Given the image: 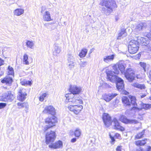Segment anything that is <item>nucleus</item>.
Listing matches in <instances>:
<instances>
[{
  "instance_id": "obj_1",
  "label": "nucleus",
  "mask_w": 151,
  "mask_h": 151,
  "mask_svg": "<svg viewBox=\"0 0 151 151\" xmlns=\"http://www.w3.org/2000/svg\"><path fill=\"white\" fill-rule=\"evenodd\" d=\"M100 4L105 7H102V10L105 14L108 15L117 7L114 0H102Z\"/></svg>"
},
{
  "instance_id": "obj_2",
  "label": "nucleus",
  "mask_w": 151,
  "mask_h": 151,
  "mask_svg": "<svg viewBox=\"0 0 151 151\" xmlns=\"http://www.w3.org/2000/svg\"><path fill=\"white\" fill-rule=\"evenodd\" d=\"M65 97L66 98V102H71L73 105L78 104H81L83 103V101L79 96L70 93L66 94Z\"/></svg>"
},
{
  "instance_id": "obj_3",
  "label": "nucleus",
  "mask_w": 151,
  "mask_h": 151,
  "mask_svg": "<svg viewBox=\"0 0 151 151\" xmlns=\"http://www.w3.org/2000/svg\"><path fill=\"white\" fill-rule=\"evenodd\" d=\"M135 73L134 69L130 68L126 69L124 72V74L126 79L130 82H132L134 79Z\"/></svg>"
},
{
  "instance_id": "obj_4",
  "label": "nucleus",
  "mask_w": 151,
  "mask_h": 151,
  "mask_svg": "<svg viewBox=\"0 0 151 151\" xmlns=\"http://www.w3.org/2000/svg\"><path fill=\"white\" fill-rule=\"evenodd\" d=\"M57 122V118L55 116H52L48 117L45 119V122L47 125L45 128V131H47L48 129L55 125Z\"/></svg>"
},
{
  "instance_id": "obj_5",
  "label": "nucleus",
  "mask_w": 151,
  "mask_h": 151,
  "mask_svg": "<svg viewBox=\"0 0 151 151\" xmlns=\"http://www.w3.org/2000/svg\"><path fill=\"white\" fill-rule=\"evenodd\" d=\"M126 67L125 63L122 62H120L118 64L114 65L113 68L114 71H115V73L116 74H118L119 73V70L122 73L124 72Z\"/></svg>"
},
{
  "instance_id": "obj_6",
  "label": "nucleus",
  "mask_w": 151,
  "mask_h": 151,
  "mask_svg": "<svg viewBox=\"0 0 151 151\" xmlns=\"http://www.w3.org/2000/svg\"><path fill=\"white\" fill-rule=\"evenodd\" d=\"M68 108L74 114H79L83 108V106L80 104H71L68 107Z\"/></svg>"
},
{
  "instance_id": "obj_7",
  "label": "nucleus",
  "mask_w": 151,
  "mask_h": 151,
  "mask_svg": "<svg viewBox=\"0 0 151 151\" xmlns=\"http://www.w3.org/2000/svg\"><path fill=\"white\" fill-rule=\"evenodd\" d=\"M115 74H116L115 71L114 72L111 70L108 71L106 72L107 79L111 82H115L119 77L116 76Z\"/></svg>"
},
{
  "instance_id": "obj_8",
  "label": "nucleus",
  "mask_w": 151,
  "mask_h": 151,
  "mask_svg": "<svg viewBox=\"0 0 151 151\" xmlns=\"http://www.w3.org/2000/svg\"><path fill=\"white\" fill-rule=\"evenodd\" d=\"M120 120L125 124H136L139 123L138 121L135 119H127L124 115H122L119 118Z\"/></svg>"
},
{
  "instance_id": "obj_9",
  "label": "nucleus",
  "mask_w": 151,
  "mask_h": 151,
  "mask_svg": "<svg viewBox=\"0 0 151 151\" xmlns=\"http://www.w3.org/2000/svg\"><path fill=\"white\" fill-rule=\"evenodd\" d=\"M43 113L54 116L55 114V110L52 105L47 106L43 111Z\"/></svg>"
},
{
  "instance_id": "obj_10",
  "label": "nucleus",
  "mask_w": 151,
  "mask_h": 151,
  "mask_svg": "<svg viewBox=\"0 0 151 151\" xmlns=\"http://www.w3.org/2000/svg\"><path fill=\"white\" fill-rule=\"evenodd\" d=\"M55 138V134L54 132L51 131L47 133L46 135V142L47 144L53 142Z\"/></svg>"
},
{
  "instance_id": "obj_11",
  "label": "nucleus",
  "mask_w": 151,
  "mask_h": 151,
  "mask_svg": "<svg viewBox=\"0 0 151 151\" xmlns=\"http://www.w3.org/2000/svg\"><path fill=\"white\" fill-rule=\"evenodd\" d=\"M81 88L80 86L76 85H70L69 91L72 93L73 94H79L81 91Z\"/></svg>"
},
{
  "instance_id": "obj_12",
  "label": "nucleus",
  "mask_w": 151,
  "mask_h": 151,
  "mask_svg": "<svg viewBox=\"0 0 151 151\" xmlns=\"http://www.w3.org/2000/svg\"><path fill=\"white\" fill-rule=\"evenodd\" d=\"M103 119L104 124L107 127H109L111 124V117L109 114L104 113L103 115Z\"/></svg>"
},
{
  "instance_id": "obj_13",
  "label": "nucleus",
  "mask_w": 151,
  "mask_h": 151,
  "mask_svg": "<svg viewBox=\"0 0 151 151\" xmlns=\"http://www.w3.org/2000/svg\"><path fill=\"white\" fill-rule=\"evenodd\" d=\"M130 104L132 106L131 107L132 108L131 110V112H134L135 111L139 110L136 107L137 105L136 103V98L134 97H131L130 99Z\"/></svg>"
},
{
  "instance_id": "obj_14",
  "label": "nucleus",
  "mask_w": 151,
  "mask_h": 151,
  "mask_svg": "<svg viewBox=\"0 0 151 151\" xmlns=\"http://www.w3.org/2000/svg\"><path fill=\"white\" fill-rule=\"evenodd\" d=\"M116 87L119 91H121L124 88V85L123 80L120 78H118L116 80Z\"/></svg>"
},
{
  "instance_id": "obj_15",
  "label": "nucleus",
  "mask_w": 151,
  "mask_h": 151,
  "mask_svg": "<svg viewBox=\"0 0 151 151\" xmlns=\"http://www.w3.org/2000/svg\"><path fill=\"white\" fill-rule=\"evenodd\" d=\"M117 95V94L113 93H109L108 94H105L103 96V98L106 101L108 102L111 101Z\"/></svg>"
},
{
  "instance_id": "obj_16",
  "label": "nucleus",
  "mask_w": 151,
  "mask_h": 151,
  "mask_svg": "<svg viewBox=\"0 0 151 151\" xmlns=\"http://www.w3.org/2000/svg\"><path fill=\"white\" fill-rule=\"evenodd\" d=\"M112 122L114 129L120 130L121 131L124 130V128L120 125L116 119H114L113 120Z\"/></svg>"
},
{
  "instance_id": "obj_17",
  "label": "nucleus",
  "mask_w": 151,
  "mask_h": 151,
  "mask_svg": "<svg viewBox=\"0 0 151 151\" xmlns=\"http://www.w3.org/2000/svg\"><path fill=\"white\" fill-rule=\"evenodd\" d=\"M49 147L50 148L55 149L61 148L63 147V143L61 141L59 140L54 143L49 145Z\"/></svg>"
},
{
  "instance_id": "obj_18",
  "label": "nucleus",
  "mask_w": 151,
  "mask_h": 151,
  "mask_svg": "<svg viewBox=\"0 0 151 151\" xmlns=\"http://www.w3.org/2000/svg\"><path fill=\"white\" fill-rule=\"evenodd\" d=\"M27 95L25 92V90L23 89L20 90L19 93L17 98L18 99L21 101H24L26 98V96Z\"/></svg>"
},
{
  "instance_id": "obj_19",
  "label": "nucleus",
  "mask_w": 151,
  "mask_h": 151,
  "mask_svg": "<svg viewBox=\"0 0 151 151\" xmlns=\"http://www.w3.org/2000/svg\"><path fill=\"white\" fill-rule=\"evenodd\" d=\"M43 20L49 22L52 20L51 18V15L49 12H45L43 14Z\"/></svg>"
},
{
  "instance_id": "obj_20",
  "label": "nucleus",
  "mask_w": 151,
  "mask_h": 151,
  "mask_svg": "<svg viewBox=\"0 0 151 151\" xmlns=\"http://www.w3.org/2000/svg\"><path fill=\"white\" fill-rule=\"evenodd\" d=\"M147 24L145 23L141 22L137 25L135 29L137 31H140L145 29L147 27Z\"/></svg>"
},
{
  "instance_id": "obj_21",
  "label": "nucleus",
  "mask_w": 151,
  "mask_h": 151,
  "mask_svg": "<svg viewBox=\"0 0 151 151\" xmlns=\"http://www.w3.org/2000/svg\"><path fill=\"white\" fill-rule=\"evenodd\" d=\"M3 97L8 100L12 101L14 99V96L12 94L11 92L9 91L4 93L3 95Z\"/></svg>"
},
{
  "instance_id": "obj_22",
  "label": "nucleus",
  "mask_w": 151,
  "mask_h": 151,
  "mask_svg": "<svg viewBox=\"0 0 151 151\" xmlns=\"http://www.w3.org/2000/svg\"><path fill=\"white\" fill-rule=\"evenodd\" d=\"M115 57V55L112 54L105 56L103 58L104 61L106 63H109L113 60Z\"/></svg>"
},
{
  "instance_id": "obj_23",
  "label": "nucleus",
  "mask_w": 151,
  "mask_h": 151,
  "mask_svg": "<svg viewBox=\"0 0 151 151\" xmlns=\"http://www.w3.org/2000/svg\"><path fill=\"white\" fill-rule=\"evenodd\" d=\"M128 47H129L130 50H131V48L133 47L139 49L138 42V41L134 40H132L129 43Z\"/></svg>"
},
{
  "instance_id": "obj_24",
  "label": "nucleus",
  "mask_w": 151,
  "mask_h": 151,
  "mask_svg": "<svg viewBox=\"0 0 151 151\" xmlns=\"http://www.w3.org/2000/svg\"><path fill=\"white\" fill-rule=\"evenodd\" d=\"M137 40L138 43H140L142 45H147L148 43L147 39L142 37H137Z\"/></svg>"
},
{
  "instance_id": "obj_25",
  "label": "nucleus",
  "mask_w": 151,
  "mask_h": 151,
  "mask_svg": "<svg viewBox=\"0 0 151 151\" xmlns=\"http://www.w3.org/2000/svg\"><path fill=\"white\" fill-rule=\"evenodd\" d=\"M13 80L12 78L9 77H6L1 81V82L3 83H6L8 85H10Z\"/></svg>"
},
{
  "instance_id": "obj_26",
  "label": "nucleus",
  "mask_w": 151,
  "mask_h": 151,
  "mask_svg": "<svg viewBox=\"0 0 151 151\" xmlns=\"http://www.w3.org/2000/svg\"><path fill=\"white\" fill-rule=\"evenodd\" d=\"M126 96H123L122 98V101L124 105L126 106H130V99Z\"/></svg>"
},
{
  "instance_id": "obj_27",
  "label": "nucleus",
  "mask_w": 151,
  "mask_h": 151,
  "mask_svg": "<svg viewBox=\"0 0 151 151\" xmlns=\"http://www.w3.org/2000/svg\"><path fill=\"white\" fill-rule=\"evenodd\" d=\"M132 85L135 88L141 90L145 89L146 88L144 84H140L137 83H134L132 84Z\"/></svg>"
},
{
  "instance_id": "obj_28",
  "label": "nucleus",
  "mask_w": 151,
  "mask_h": 151,
  "mask_svg": "<svg viewBox=\"0 0 151 151\" xmlns=\"http://www.w3.org/2000/svg\"><path fill=\"white\" fill-rule=\"evenodd\" d=\"M24 12V10L22 9H17L14 12V14L17 16H19L22 14Z\"/></svg>"
},
{
  "instance_id": "obj_29",
  "label": "nucleus",
  "mask_w": 151,
  "mask_h": 151,
  "mask_svg": "<svg viewBox=\"0 0 151 151\" xmlns=\"http://www.w3.org/2000/svg\"><path fill=\"white\" fill-rule=\"evenodd\" d=\"M61 51V49L60 47L57 45H55L53 52V55L57 56L59 54Z\"/></svg>"
},
{
  "instance_id": "obj_30",
  "label": "nucleus",
  "mask_w": 151,
  "mask_h": 151,
  "mask_svg": "<svg viewBox=\"0 0 151 151\" xmlns=\"http://www.w3.org/2000/svg\"><path fill=\"white\" fill-rule=\"evenodd\" d=\"M87 52V50L86 49H82L79 54V56L81 58H83L85 57Z\"/></svg>"
},
{
  "instance_id": "obj_31",
  "label": "nucleus",
  "mask_w": 151,
  "mask_h": 151,
  "mask_svg": "<svg viewBox=\"0 0 151 151\" xmlns=\"http://www.w3.org/2000/svg\"><path fill=\"white\" fill-rule=\"evenodd\" d=\"M48 94L47 92L42 93L39 97V100L40 101H43L45 98L48 96Z\"/></svg>"
},
{
  "instance_id": "obj_32",
  "label": "nucleus",
  "mask_w": 151,
  "mask_h": 151,
  "mask_svg": "<svg viewBox=\"0 0 151 151\" xmlns=\"http://www.w3.org/2000/svg\"><path fill=\"white\" fill-rule=\"evenodd\" d=\"M131 49L130 50L129 47H128V50L129 52L131 54H133L136 53L138 50V49L135 48L133 47H131Z\"/></svg>"
},
{
  "instance_id": "obj_33",
  "label": "nucleus",
  "mask_w": 151,
  "mask_h": 151,
  "mask_svg": "<svg viewBox=\"0 0 151 151\" xmlns=\"http://www.w3.org/2000/svg\"><path fill=\"white\" fill-rule=\"evenodd\" d=\"M147 140V139H146L145 140H143L141 141L138 140L135 142V144L137 145H143L145 144L146 143V142L145 141L146 140Z\"/></svg>"
},
{
  "instance_id": "obj_34",
  "label": "nucleus",
  "mask_w": 151,
  "mask_h": 151,
  "mask_svg": "<svg viewBox=\"0 0 151 151\" xmlns=\"http://www.w3.org/2000/svg\"><path fill=\"white\" fill-rule=\"evenodd\" d=\"M81 133V130L78 128H77L74 131V134L75 136L78 137H79Z\"/></svg>"
},
{
  "instance_id": "obj_35",
  "label": "nucleus",
  "mask_w": 151,
  "mask_h": 151,
  "mask_svg": "<svg viewBox=\"0 0 151 151\" xmlns=\"http://www.w3.org/2000/svg\"><path fill=\"white\" fill-rule=\"evenodd\" d=\"M127 35V33L124 30H122L121 32L119 33L118 37V39H120V37H122L126 36Z\"/></svg>"
},
{
  "instance_id": "obj_36",
  "label": "nucleus",
  "mask_w": 151,
  "mask_h": 151,
  "mask_svg": "<svg viewBox=\"0 0 151 151\" xmlns=\"http://www.w3.org/2000/svg\"><path fill=\"white\" fill-rule=\"evenodd\" d=\"M76 63L75 61H71L70 62H68L67 64L69 68H74Z\"/></svg>"
},
{
  "instance_id": "obj_37",
  "label": "nucleus",
  "mask_w": 151,
  "mask_h": 151,
  "mask_svg": "<svg viewBox=\"0 0 151 151\" xmlns=\"http://www.w3.org/2000/svg\"><path fill=\"white\" fill-rule=\"evenodd\" d=\"M68 62H70L71 61H75V59L74 57L71 54H68Z\"/></svg>"
},
{
  "instance_id": "obj_38",
  "label": "nucleus",
  "mask_w": 151,
  "mask_h": 151,
  "mask_svg": "<svg viewBox=\"0 0 151 151\" xmlns=\"http://www.w3.org/2000/svg\"><path fill=\"white\" fill-rule=\"evenodd\" d=\"M142 105V108L145 109H148L151 108V104H143Z\"/></svg>"
},
{
  "instance_id": "obj_39",
  "label": "nucleus",
  "mask_w": 151,
  "mask_h": 151,
  "mask_svg": "<svg viewBox=\"0 0 151 151\" xmlns=\"http://www.w3.org/2000/svg\"><path fill=\"white\" fill-rule=\"evenodd\" d=\"M28 59V56L27 54H25L23 56V62L24 64L27 65L28 63L27 59Z\"/></svg>"
},
{
  "instance_id": "obj_40",
  "label": "nucleus",
  "mask_w": 151,
  "mask_h": 151,
  "mask_svg": "<svg viewBox=\"0 0 151 151\" xmlns=\"http://www.w3.org/2000/svg\"><path fill=\"white\" fill-rule=\"evenodd\" d=\"M145 133V130H143L141 132L138 133L135 137L136 139H139L142 138Z\"/></svg>"
},
{
  "instance_id": "obj_41",
  "label": "nucleus",
  "mask_w": 151,
  "mask_h": 151,
  "mask_svg": "<svg viewBox=\"0 0 151 151\" xmlns=\"http://www.w3.org/2000/svg\"><path fill=\"white\" fill-rule=\"evenodd\" d=\"M8 70L9 75H12L14 74L13 69L12 68L9 66L8 67Z\"/></svg>"
},
{
  "instance_id": "obj_42",
  "label": "nucleus",
  "mask_w": 151,
  "mask_h": 151,
  "mask_svg": "<svg viewBox=\"0 0 151 151\" xmlns=\"http://www.w3.org/2000/svg\"><path fill=\"white\" fill-rule=\"evenodd\" d=\"M35 42L29 40V48L32 49L34 48Z\"/></svg>"
},
{
  "instance_id": "obj_43",
  "label": "nucleus",
  "mask_w": 151,
  "mask_h": 151,
  "mask_svg": "<svg viewBox=\"0 0 151 151\" xmlns=\"http://www.w3.org/2000/svg\"><path fill=\"white\" fill-rule=\"evenodd\" d=\"M88 62L86 61H81V62L79 63V65L81 67H85L87 64Z\"/></svg>"
},
{
  "instance_id": "obj_44",
  "label": "nucleus",
  "mask_w": 151,
  "mask_h": 151,
  "mask_svg": "<svg viewBox=\"0 0 151 151\" xmlns=\"http://www.w3.org/2000/svg\"><path fill=\"white\" fill-rule=\"evenodd\" d=\"M139 65L141 66L142 67L144 70L145 71H146V63L143 62H140L139 63Z\"/></svg>"
},
{
  "instance_id": "obj_45",
  "label": "nucleus",
  "mask_w": 151,
  "mask_h": 151,
  "mask_svg": "<svg viewBox=\"0 0 151 151\" xmlns=\"http://www.w3.org/2000/svg\"><path fill=\"white\" fill-rule=\"evenodd\" d=\"M21 83L23 85L27 86L28 84V81L25 80H24L23 81H21Z\"/></svg>"
},
{
  "instance_id": "obj_46",
  "label": "nucleus",
  "mask_w": 151,
  "mask_h": 151,
  "mask_svg": "<svg viewBox=\"0 0 151 151\" xmlns=\"http://www.w3.org/2000/svg\"><path fill=\"white\" fill-rule=\"evenodd\" d=\"M6 106V104L5 103H0V109Z\"/></svg>"
},
{
  "instance_id": "obj_47",
  "label": "nucleus",
  "mask_w": 151,
  "mask_h": 151,
  "mask_svg": "<svg viewBox=\"0 0 151 151\" xmlns=\"http://www.w3.org/2000/svg\"><path fill=\"white\" fill-rule=\"evenodd\" d=\"M23 104H24V106H23V107H24L26 109H27L28 107V104L27 102H24Z\"/></svg>"
},
{
  "instance_id": "obj_48",
  "label": "nucleus",
  "mask_w": 151,
  "mask_h": 151,
  "mask_svg": "<svg viewBox=\"0 0 151 151\" xmlns=\"http://www.w3.org/2000/svg\"><path fill=\"white\" fill-rule=\"evenodd\" d=\"M146 37L148 38V39H149L150 40L151 39V34L150 33H147L146 35Z\"/></svg>"
},
{
  "instance_id": "obj_49",
  "label": "nucleus",
  "mask_w": 151,
  "mask_h": 151,
  "mask_svg": "<svg viewBox=\"0 0 151 151\" xmlns=\"http://www.w3.org/2000/svg\"><path fill=\"white\" fill-rule=\"evenodd\" d=\"M4 72L2 69L0 67V77L4 74Z\"/></svg>"
},
{
  "instance_id": "obj_50",
  "label": "nucleus",
  "mask_w": 151,
  "mask_h": 151,
  "mask_svg": "<svg viewBox=\"0 0 151 151\" xmlns=\"http://www.w3.org/2000/svg\"><path fill=\"white\" fill-rule=\"evenodd\" d=\"M122 146H118L117 147L116 150V151H121Z\"/></svg>"
},
{
  "instance_id": "obj_51",
  "label": "nucleus",
  "mask_w": 151,
  "mask_h": 151,
  "mask_svg": "<svg viewBox=\"0 0 151 151\" xmlns=\"http://www.w3.org/2000/svg\"><path fill=\"white\" fill-rule=\"evenodd\" d=\"M24 104H23V103H22L20 102L18 103L17 104L18 106H21L20 107H23V106H24Z\"/></svg>"
},
{
  "instance_id": "obj_52",
  "label": "nucleus",
  "mask_w": 151,
  "mask_h": 151,
  "mask_svg": "<svg viewBox=\"0 0 151 151\" xmlns=\"http://www.w3.org/2000/svg\"><path fill=\"white\" fill-rule=\"evenodd\" d=\"M109 136L112 141L111 144H113V143H112V142H114L115 141V139H114V138L111 136L110 134Z\"/></svg>"
},
{
  "instance_id": "obj_53",
  "label": "nucleus",
  "mask_w": 151,
  "mask_h": 151,
  "mask_svg": "<svg viewBox=\"0 0 151 151\" xmlns=\"http://www.w3.org/2000/svg\"><path fill=\"white\" fill-rule=\"evenodd\" d=\"M76 141V138H73L71 139L70 142H71L74 143Z\"/></svg>"
},
{
  "instance_id": "obj_54",
  "label": "nucleus",
  "mask_w": 151,
  "mask_h": 151,
  "mask_svg": "<svg viewBox=\"0 0 151 151\" xmlns=\"http://www.w3.org/2000/svg\"><path fill=\"white\" fill-rule=\"evenodd\" d=\"M50 23H45L44 24V26L46 27H48V26H49L50 25Z\"/></svg>"
},
{
  "instance_id": "obj_55",
  "label": "nucleus",
  "mask_w": 151,
  "mask_h": 151,
  "mask_svg": "<svg viewBox=\"0 0 151 151\" xmlns=\"http://www.w3.org/2000/svg\"><path fill=\"white\" fill-rule=\"evenodd\" d=\"M32 57L29 58V63H31L32 62Z\"/></svg>"
},
{
  "instance_id": "obj_56",
  "label": "nucleus",
  "mask_w": 151,
  "mask_h": 151,
  "mask_svg": "<svg viewBox=\"0 0 151 151\" xmlns=\"http://www.w3.org/2000/svg\"><path fill=\"white\" fill-rule=\"evenodd\" d=\"M41 9H42L41 10V13L42 14H43V12L44 11L45 9L43 7H42Z\"/></svg>"
},
{
  "instance_id": "obj_57",
  "label": "nucleus",
  "mask_w": 151,
  "mask_h": 151,
  "mask_svg": "<svg viewBox=\"0 0 151 151\" xmlns=\"http://www.w3.org/2000/svg\"><path fill=\"white\" fill-rule=\"evenodd\" d=\"M115 136L117 137V138L119 139L120 138V135L118 133H116L115 134Z\"/></svg>"
},
{
  "instance_id": "obj_58",
  "label": "nucleus",
  "mask_w": 151,
  "mask_h": 151,
  "mask_svg": "<svg viewBox=\"0 0 151 151\" xmlns=\"http://www.w3.org/2000/svg\"><path fill=\"white\" fill-rule=\"evenodd\" d=\"M146 94L145 93L143 94H142V95H141V98H143L145 97L146 96Z\"/></svg>"
},
{
  "instance_id": "obj_59",
  "label": "nucleus",
  "mask_w": 151,
  "mask_h": 151,
  "mask_svg": "<svg viewBox=\"0 0 151 151\" xmlns=\"http://www.w3.org/2000/svg\"><path fill=\"white\" fill-rule=\"evenodd\" d=\"M32 82L33 81H32V80H31V81H29V86H31Z\"/></svg>"
},
{
  "instance_id": "obj_60",
  "label": "nucleus",
  "mask_w": 151,
  "mask_h": 151,
  "mask_svg": "<svg viewBox=\"0 0 151 151\" xmlns=\"http://www.w3.org/2000/svg\"><path fill=\"white\" fill-rule=\"evenodd\" d=\"M25 45L27 46V47H28V41H27L26 44Z\"/></svg>"
},
{
  "instance_id": "obj_61",
  "label": "nucleus",
  "mask_w": 151,
  "mask_h": 151,
  "mask_svg": "<svg viewBox=\"0 0 151 151\" xmlns=\"http://www.w3.org/2000/svg\"><path fill=\"white\" fill-rule=\"evenodd\" d=\"M149 76L150 78H151V71H150L149 73Z\"/></svg>"
},
{
  "instance_id": "obj_62",
  "label": "nucleus",
  "mask_w": 151,
  "mask_h": 151,
  "mask_svg": "<svg viewBox=\"0 0 151 151\" xmlns=\"http://www.w3.org/2000/svg\"><path fill=\"white\" fill-rule=\"evenodd\" d=\"M151 148V147L150 146H149L148 147V151H149V150H150Z\"/></svg>"
},
{
  "instance_id": "obj_63",
  "label": "nucleus",
  "mask_w": 151,
  "mask_h": 151,
  "mask_svg": "<svg viewBox=\"0 0 151 151\" xmlns=\"http://www.w3.org/2000/svg\"><path fill=\"white\" fill-rule=\"evenodd\" d=\"M138 119H140V120H142L143 119V118L142 117H141L140 118H139V117H138Z\"/></svg>"
},
{
  "instance_id": "obj_64",
  "label": "nucleus",
  "mask_w": 151,
  "mask_h": 151,
  "mask_svg": "<svg viewBox=\"0 0 151 151\" xmlns=\"http://www.w3.org/2000/svg\"><path fill=\"white\" fill-rule=\"evenodd\" d=\"M118 19L117 17H116L115 18V20L116 21H117L118 20Z\"/></svg>"
}]
</instances>
